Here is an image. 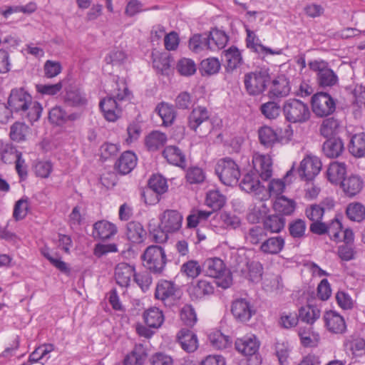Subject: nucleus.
<instances>
[{
	"instance_id": "25",
	"label": "nucleus",
	"mask_w": 365,
	"mask_h": 365,
	"mask_svg": "<svg viewBox=\"0 0 365 365\" xmlns=\"http://www.w3.org/2000/svg\"><path fill=\"white\" fill-rule=\"evenodd\" d=\"M212 284L206 280L200 279L193 282L189 287V294L192 299H200L214 293Z\"/></svg>"
},
{
	"instance_id": "41",
	"label": "nucleus",
	"mask_w": 365,
	"mask_h": 365,
	"mask_svg": "<svg viewBox=\"0 0 365 365\" xmlns=\"http://www.w3.org/2000/svg\"><path fill=\"white\" fill-rule=\"evenodd\" d=\"M189 48L193 52L199 53L204 50H212L213 46L210 42L207 34H197L190 38Z\"/></svg>"
},
{
	"instance_id": "13",
	"label": "nucleus",
	"mask_w": 365,
	"mask_h": 365,
	"mask_svg": "<svg viewBox=\"0 0 365 365\" xmlns=\"http://www.w3.org/2000/svg\"><path fill=\"white\" fill-rule=\"evenodd\" d=\"M342 228L341 222L334 219L329 224L322 222V220L316 221L310 225L309 230L313 234L323 235L328 234L331 240L341 241L340 232Z\"/></svg>"
},
{
	"instance_id": "30",
	"label": "nucleus",
	"mask_w": 365,
	"mask_h": 365,
	"mask_svg": "<svg viewBox=\"0 0 365 365\" xmlns=\"http://www.w3.org/2000/svg\"><path fill=\"white\" fill-rule=\"evenodd\" d=\"M322 150L327 157L336 158L344 150V143L340 138H327V140L323 143Z\"/></svg>"
},
{
	"instance_id": "12",
	"label": "nucleus",
	"mask_w": 365,
	"mask_h": 365,
	"mask_svg": "<svg viewBox=\"0 0 365 365\" xmlns=\"http://www.w3.org/2000/svg\"><path fill=\"white\" fill-rule=\"evenodd\" d=\"M236 350L247 357H254L255 361L250 365H259L260 359L258 358L259 341L256 336H245L237 339L235 341Z\"/></svg>"
},
{
	"instance_id": "48",
	"label": "nucleus",
	"mask_w": 365,
	"mask_h": 365,
	"mask_svg": "<svg viewBox=\"0 0 365 365\" xmlns=\"http://www.w3.org/2000/svg\"><path fill=\"white\" fill-rule=\"evenodd\" d=\"M266 237L267 230L264 227L259 225H255L250 227L245 235L246 240L253 245H261L262 242L266 239Z\"/></svg>"
},
{
	"instance_id": "55",
	"label": "nucleus",
	"mask_w": 365,
	"mask_h": 365,
	"mask_svg": "<svg viewBox=\"0 0 365 365\" xmlns=\"http://www.w3.org/2000/svg\"><path fill=\"white\" fill-rule=\"evenodd\" d=\"M29 127L21 122H15L10 128L9 135L12 140L21 142L25 140Z\"/></svg>"
},
{
	"instance_id": "51",
	"label": "nucleus",
	"mask_w": 365,
	"mask_h": 365,
	"mask_svg": "<svg viewBox=\"0 0 365 365\" xmlns=\"http://www.w3.org/2000/svg\"><path fill=\"white\" fill-rule=\"evenodd\" d=\"M207 35L210 42L213 46L212 50L224 48L229 41V37L226 33L217 29L212 30Z\"/></svg>"
},
{
	"instance_id": "34",
	"label": "nucleus",
	"mask_w": 365,
	"mask_h": 365,
	"mask_svg": "<svg viewBox=\"0 0 365 365\" xmlns=\"http://www.w3.org/2000/svg\"><path fill=\"white\" fill-rule=\"evenodd\" d=\"M346 173V165L344 163L334 161L331 163L327 170L328 180L332 184H340Z\"/></svg>"
},
{
	"instance_id": "61",
	"label": "nucleus",
	"mask_w": 365,
	"mask_h": 365,
	"mask_svg": "<svg viewBox=\"0 0 365 365\" xmlns=\"http://www.w3.org/2000/svg\"><path fill=\"white\" fill-rule=\"evenodd\" d=\"M186 180L190 184H200L205 181V173L199 167H191L187 170Z\"/></svg>"
},
{
	"instance_id": "31",
	"label": "nucleus",
	"mask_w": 365,
	"mask_h": 365,
	"mask_svg": "<svg viewBox=\"0 0 365 365\" xmlns=\"http://www.w3.org/2000/svg\"><path fill=\"white\" fill-rule=\"evenodd\" d=\"M163 156L172 165L185 168L186 167L185 155L182 151L175 145H169L163 151Z\"/></svg>"
},
{
	"instance_id": "59",
	"label": "nucleus",
	"mask_w": 365,
	"mask_h": 365,
	"mask_svg": "<svg viewBox=\"0 0 365 365\" xmlns=\"http://www.w3.org/2000/svg\"><path fill=\"white\" fill-rule=\"evenodd\" d=\"M176 69L181 76H190L196 72L197 68L194 61L183 58L178 61Z\"/></svg>"
},
{
	"instance_id": "33",
	"label": "nucleus",
	"mask_w": 365,
	"mask_h": 365,
	"mask_svg": "<svg viewBox=\"0 0 365 365\" xmlns=\"http://www.w3.org/2000/svg\"><path fill=\"white\" fill-rule=\"evenodd\" d=\"M259 175L255 173H247L244 175L240 186L242 190L246 192H253L255 195L261 193L264 187L262 185L259 180Z\"/></svg>"
},
{
	"instance_id": "9",
	"label": "nucleus",
	"mask_w": 365,
	"mask_h": 365,
	"mask_svg": "<svg viewBox=\"0 0 365 365\" xmlns=\"http://www.w3.org/2000/svg\"><path fill=\"white\" fill-rule=\"evenodd\" d=\"M313 113L318 117H326L332 114L336 110V100L329 93L317 92L311 99Z\"/></svg>"
},
{
	"instance_id": "18",
	"label": "nucleus",
	"mask_w": 365,
	"mask_h": 365,
	"mask_svg": "<svg viewBox=\"0 0 365 365\" xmlns=\"http://www.w3.org/2000/svg\"><path fill=\"white\" fill-rule=\"evenodd\" d=\"M99 107L104 118L110 122L117 120L121 115V109L115 98L107 96L99 103Z\"/></svg>"
},
{
	"instance_id": "21",
	"label": "nucleus",
	"mask_w": 365,
	"mask_h": 365,
	"mask_svg": "<svg viewBox=\"0 0 365 365\" xmlns=\"http://www.w3.org/2000/svg\"><path fill=\"white\" fill-rule=\"evenodd\" d=\"M339 185L346 197H353L363 189L364 180L359 175L351 174L343 179Z\"/></svg>"
},
{
	"instance_id": "56",
	"label": "nucleus",
	"mask_w": 365,
	"mask_h": 365,
	"mask_svg": "<svg viewBox=\"0 0 365 365\" xmlns=\"http://www.w3.org/2000/svg\"><path fill=\"white\" fill-rule=\"evenodd\" d=\"M306 229V222L302 219H296L292 221L288 226L289 235L294 239H301L304 237Z\"/></svg>"
},
{
	"instance_id": "42",
	"label": "nucleus",
	"mask_w": 365,
	"mask_h": 365,
	"mask_svg": "<svg viewBox=\"0 0 365 365\" xmlns=\"http://www.w3.org/2000/svg\"><path fill=\"white\" fill-rule=\"evenodd\" d=\"M224 55L227 65V72H232L242 63V57L240 50L236 46H231L224 51Z\"/></svg>"
},
{
	"instance_id": "4",
	"label": "nucleus",
	"mask_w": 365,
	"mask_h": 365,
	"mask_svg": "<svg viewBox=\"0 0 365 365\" xmlns=\"http://www.w3.org/2000/svg\"><path fill=\"white\" fill-rule=\"evenodd\" d=\"M202 270L206 275L217 279L216 284L218 287L227 289L232 284V274L220 258L207 259L202 264Z\"/></svg>"
},
{
	"instance_id": "53",
	"label": "nucleus",
	"mask_w": 365,
	"mask_h": 365,
	"mask_svg": "<svg viewBox=\"0 0 365 365\" xmlns=\"http://www.w3.org/2000/svg\"><path fill=\"white\" fill-rule=\"evenodd\" d=\"M262 114L267 119H276L282 111V107L274 101H268L262 103L259 107Z\"/></svg>"
},
{
	"instance_id": "28",
	"label": "nucleus",
	"mask_w": 365,
	"mask_h": 365,
	"mask_svg": "<svg viewBox=\"0 0 365 365\" xmlns=\"http://www.w3.org/2000/svg\"><path fill=\"white\" fill-rule=\"evenodd\" d=\"M285 240L282 236L266 238L259 246V250L266 255H277L282 251Z\"/></svg>"
},
{
	"instance_id": "36",
	"label": "nucleus",
	"mask_w": 365,
	"mask_h": 365,
	"mask_svg": "<svg viewBox=\"0 0 365 365\" xmlns=\"http://www.w3.org/2000/svg\"><path fill=\"white\" fill-rule=\"evenodd\" d=\"M148 357L146 349L142 344H136L123 360V365H144Z\"/></svg>"
},
{
	"instance_id": "54",
	"label": "nucleus",
	"mask_w": 365,
	"mask_h": 365,
	"mask_svg": "<svg viewBox=\"0 0 365 365\" xmlns=\"http://www.w3.org/2000/svg\"><path fill=\"white\" fill-rule=\"evenodd\" d=\"M180 317L183 324L190 327H192L197 321L195 310L190 304H185L181 308Z\"/></svg>"
},
{
	"instance_id": "46",
	"label": "nucleus",
	"mask_w": 365,
	"mask_h": 365,
	"mask_svg": "<svg viewBox=\"0 0 365 365\" xmlns=\"http://www.w3.org/2000/svg\"><path fill=\"white\" fill-rule=\"evenodd\" d=\"M220 68L218 58L210 57L200 62L198 69L202 76H210L219 73Z\"/></svg>"
},
{
	"instance_id": "45",
	"label": "nucleus",
	"mask_w": 365,
	"mask_h": 365,
	"mask_svg": "<svg viewBox=\"0 0 365 365\" xmlns=\"http://www.w3.org/2000/svg\"><path fill=\"white\" fill-rule=\"evenodd\" d=\"M291 90L289 81L283 75L272 81L270 93L276 97L282 98L289 95Z\"/></svg>"
},
{
	"instance_id": "19",
	"label": "nucleus",
	"mask_w": 365,
	"mask_h": 365,
	"mask_svg": "<svg viewBox=\"0 0 365 365\" xmlns=\"http://www.w3.org/2000/svg\"><path fill=\"white\" fill-rule=\"evenodd\" d=\"M210 112L207 108L198 106L193 108L187 117V126L190 130L198 133V128L210 120Z\"/></svg>"
},
{
	"instance_id": "35",
	"label": "nucleus",
	"mask_w": 365,
	"mask_h": 365,
	"mask_svg": "<svg viewBox=\"0 0 365 365\" xmlns=\"http://www.w3.org/2000/svg\"><path fill=\"white\" fill-rule=\"evenodd\" d=\"M168 140L165 133L158 130L150 132L145 138V145L148 150L155 152L163 148Z\"/></svg>"
},
{
	"instance_id": "63",
	"label": "nucleus",
	"mask_w": 365,
	"mask_h": 365,
	"mask_svg": "<svg viewBox=\"0 0 365 365\" xmlns=\"http://www.w3.org/2000/svg\"><path fill=\"white\" fill-rule=\"evenodd\" d=\"M66 110L61 106L52 108L48 113L49 121L57 125H62L66 123Z\"/></svg>"
},
{
	"instance_id": "29",
	"label": "nucleus",
	"mask_w": 365,
	"mask_h": 365,
	"mask_svg": "<svg viewBox=\"0 0 365 365\" xmlns=\"http://www.w3.org/2000/svg\"><path fill=\"white\" fill-rule=\"evenodd\" d=\"M178 340L182 349L187 353L194 352L198 347L197 335L189 329H180L178 334Z\"/></svg>"
},
{
	"instance_id": "11",
	"label": "nucleus",
	"mask_w": 365,
	"mask_h": 365,
	"mask_svg": "<svg viewBox=\"0 0 365 365\" xmlns=\"http://www.w3.org/2000/svg\"><path fill=\"white\" fill-rule=\"evenodd\" d=\"M180 289L172 281L161 279L156 285L155 297L161 300L165 306H170L179 298Z\"/></svg>"
},
{
	"instance_id": "50",
	"label": "nucleus",
	"mask_w": 365,
	"mask_h": 365,
	"mask_svg": "<svg viewBox=\"0 0 365 365\" xmlns=\"http://www.w3.org/2000/svg\"><path fill=\"white\" fill-rule=\"evenodd\" d=\"M211 214L212 212L210 211L192 210L187 217V227H197L200 223L207 221Z\"/></svg>"
},
{
	"instance_id": "47",
	"label": "nucleus",
	"mask_w": 365,
	"mask_h": 365,
	"mask_svg": "<svg viewBox=\"0 0 365 365\" xmlns=\"http://www.w3.org/2000/svg\"><path fill=\"white\" fill-rule=\"evenodd\" d=\"M225 202V197L217 190H209L206 194L205 205L215 211L220 210Z\"/></svg>"
},
{
	"instance_id": "64",
	"label": "nucleus",
	"mask_w": 365,
	"mask_h": 365,
	"mask_svg": "<svg viewBox=\"0 0 365 365\" xmlns=\"http://www.w3.org/2000/svg\"><path fill=\"white\" fill-rule=\"evenodd\" d=\"M153 68L158 73L168 76L170 71V59L167 56H158L153 59Z\"/></svg>"
},
{
	"instance_id": "1",
	"label": "nucleus",
	"mask_w": 365,
	"mask_h": 365,
	"mask_svg": "<svg viewBox=\"0 0 365 365\" xmlns=\"http://www.w3.org/2000/svg\"><path fill=\"white\" fill-rule=\"evenodd\" d=\"M4 109L19 115L31 124L40 119L43 110L41 104L34 101L32 96L22 87L11 89Z\"/></svg>"
},
{
	"instance_id": "49",
	"label": "nucleus",
	"mask_w": 365,
	"mask_h": 365,
	"mask_svg": "<svg viewBox=\"0 0 365 365\" xmlns=\"http://www.w3.org/2000/svg\"><path fill=\"white\" fill-rule=\"evenodd\" d=\"M344 345L354 357L362 356L365 354V339L364 338L351 336L346 340Z\"/></svg>"
},
{
	"instance_id": "27",
	"label": "nucleus",
	"mask_w": 365,
	"mask_h": 365,
	"mask_svg": "<svg viewBox=\"0 0 365 365\" xmlns=\"http://www.w3.org/2000/svg\"><path fill=\"white\" fill-rule=\"evenodd\" d=\"M117 232L116 226L106 220H100L94 223L93 237L95 239L105 240L110 239Z\"/></svg>"
},
{
	"instance_id": "32",
	"label": "nucleus",
	"mask_w": 365,
	"mask_h": 365,
	"mask_svg": "<svg viewBox=\"0 0 365 365\" xmlns=\"http://www.w3.org/2000/svg\"><path fill=\"white\" fill-rule=\"evenodd\" d=\"M147 232L142 224L137 221H130L126 225V236L133 243L140 244L146 238Z\"/></svg>"
},
{
	"instance_id": "40",
	"label": "nucleus",
	"mask_w": 365,
	"mask_h": 365,
	"mask_svg": "<svg viewBox=\"0 0 365 365\" xmlns=\"http://www.w3.org/2000/svg\"><path fill=\"white\" fill-rule=\"evenodd\" d=\"M143 318L148 327L155 329L160 327L165 320L163 311L155 307L145 310L143 313Z\"/></svg>"
},
{
	"instance_id": "24",
	"label": "nucleus",
	"mask_w": 365,
	"mask_h": 365,
	"mask_svg": "<svg viewBox=\"0 0 365 365\" xmlns=\"http://www.w3.org/2000/svg\"><path fill=\"white\" fill-rule=\"evenodd\" d=\"M135 268L134 265L125 262H121L117 264L115 268V279L116 283L122 287L129 286L130 279L134 276Z\"/></svg>"
},
{
	"instance_id": "15",
	"label": "nucleus",
	"mask_w": 365,
	"mask_h": 365,
	"mask_svg": "<svg viewBox=\"0 0 365 365\" xmlns=\"http://www.w3.org/2000/svg\"><path fill=\"white\" fill-rule=\"evenodd\" d=\"M183 217L176 210H166L159 217L160 227L170 233H175L182 227Z\"/></svg>"
},
{
	"instance_id": "38",
	"label": "nucleus",
	"mask_w": 365,
	"mask_h": 365,
	"mask_svg": "<svg viewBox=\"0 0 365 365\" xmlns=\"http://www.w3.org/2000/svg\"><path fill=\"white\" fill-rule=\"evenodd\" d=\"M296 202L284 195L276 197L273 204V209L276 213L282 216L291 215L295 210Z\"/></svg>"
},
{
	"instance_id": "6",
	"label": "nucleus",
	"mask_w": 365,
	"mask_h": 365,
	"mask_svg": "<svg viewBox=\"0 0 365 365\" xmlns=\"http://www.w3.org/2000/svg\"><path fill=\"white\" fill-rule=\"evenodd\" d=\"M215 173L225 185L233 186L238 183L241 175L239 165L230 157L220 159L215 167Z\"/></svg>"
},
{
	"instance_id": "44",
	"label": "nucleus",
	"mask_w": 365,
	"mask_h": 365,
	"mask_svg": "<svg viewBox=\"0 0 365 365\" xmlns=\"http://www.w3.org/2000/svg\"><path fill=\"white\" fill-rule=\"evenodd\" d=\"M155 111L162 118L163 125L170 126L174 123L177 113L173 105L161 102L156 106Z\"/></svg>"
},
{
	"instance_id": "58",
	"label": "nucleus",
	"mask_w": 365,
	"mask_h": 365,
	"mask_svg": "<svg viewBox=\"0 0 365 365\" xmlns=\"http://www.w3.org/2000/svg\"><path fill=\"white\" fill-rule=\"evenodd\" d=\"M202 270V267L196 260H189L182 264L180 272L187 277L192 279L198 277Z\"/></svg>"
},
{
	"instance_id": "62",
	"label": "nucleus",
	"mask_w": 365,
	"mask_h": 365,
	"mask_svg": "<svg viewBox=\"0 0 365 365\" xmlns=\"http://www.w3.org/2000/svg\"><path fill=\"white\" fill-rule=\"evenodd\" d=\"M29 203L28 198L19 200L14 205L13 217L16 220H21L25 218L28 213Z\"/></svg>"
},
{
	"instance_id": "16",
	"label": "nucleus",
	"mask_w": 365,
	"mask_h": 365,
	"mask_svg": "<svg viewBox=\"0 0 365 365\" xmlns=\"http://www.w3.org/2000/svg\"><path fill=\"white\" fill-rule=\"evenodd\" d=\"M253 168L262 180H268L272 175V159L269 155L255 154L252 159Z\"/></svg>"
},
{
	"instance_id": "14",
	"label": "nucleus",
	"mask_w": 365,
	"mask_h": 365,
	"mask_svg": "<svg viewBox=\"0 0 365 365\" xmlns=\"http://www.w3.org/2000/svg\"><path fill=\"white\" fill-rule=\"evenodd\" d=\"M322 169L321 160L317 157L307 156L300 163L297 173L301 180L312 181Z\"/></svg>"
},
{
	"instance_id": "7",
	"label": "nucleus",
	"mask_w": 365,
	"mask_h": 365,
	"mask_svg": "<svg viewBox=\"0 0 365 365\" xmlns=\"http://www.w3.org/2000/svg\"><path fill=\"white\" fill-rule=\"evenodd\" d=\"M167 180L160 175H153L148 180V186L141 192L145 204L155 205L159 202V196L168 190Z\"/></svg>"
},
{
	"instance_id": "2",
	"label": "nucleus",
	"mask_w": 365,
	"mask_h": 365,
	"mask_svg": "<svg viewBox=\"0 0 365 365\" xmlns=\"http://www.w3.org/2000/svg\"><path fill=\"white\" fill-rule=\"evenodd\" d=\"M143 266L150 273L163 275L167 264L165 250L159 245L148 246L141 255Z\"/></svg>"
},
{
	"instance_id": "37",
	"label": "nucleus",
	"mask_w": 365,
	"mask_h": 365,
	"mask_svg": "<svg viewBox=\"0 0 365 365\" xmlns=\"http://www.w3.org/2000/svg\"><path fill=\"white\" fill-rule=\"evenodd\" d=\"M349 152L355 158L365 157V133H361L351 136L348 144Z\"/></svg>"
},
{
	"instance_id": "43",
	"label": "nucleus",
	"mask_w": 365,
	"mask_h": 365,
	"mask_svg": "<svg viewBox=\"0 0 365 365\" xmlns=\"http://www.w3.org/2000/svg\"><path fill=\"white\" fill-rule=\"evenodd\" d=\"M297 315L299 321L312 326L320 317L321 312L316 306L307 305L300 307Z\"/></svg>"
},
{
	"instance_id": "10",
	"label": "nucleus",
	"mask_w": 365,
	"mask_h": 365,
	"mask_svg": "<svg viewBox=\"0 0 365 365\" xmlns=\"http://www.w3.org/2000/svg\"><path fill=\"white\" fill-rule=\"evenodd\" d=\"M61 99L63 103L69 107L81 108L88 105L86 93L76 84H69L64 87L61 93Z\"/></svg>"
},
{
	"instance_id": "52",
	"label": "nucleus",
	"mask_w": 365,
	"mask_h": 365,
	"mask_svg": "<svg viewBox=\"0 0 365 365\" xmlns=\"http://www.w3.org/2000/svg\"><path fill=\"white\" fill-rule=\"evenodd\" d=\"M349 219L355 222H361L365 218V207L360 202L350 203L346 210Z\"/></svg>"
},
{
	"instance_id": "22",
	"label": "nucleus",
	"mask_w": 365,
	"mask_h": 365,
	"mask_svg": "<svg viewBox=\"0 0 365 365\" xmlns=\"http://www.w3.org/2000/svg\"><path fill=\"white\" fill-rule=\"evenodd\" d=\"M231 312L235 318L240 322L248 321L255 313L250 303L245 299H238L234 301Z\"/></svg>"
},
{
	"instance_id": "23",
	"label": "nucleus",
	"mask_w": 365,
	"mask_h": 365,
	"mask_svg": "<svg viewBox=\"0 0 365 365\" xmlns=\"http://www.w3.org/2000/svg\"><path fill=\"white\" fill-rule=\"evenodd\" d=\"M327 329L334 334H343L346 329L344 319L334 311L327 312L324 316Z\"/></svg>"
},
{
	"instance_id": "60",
	"label": "nucleus",
	"mask_w": 365,
	"mask_h": 365,
	"mask_svg": "<svg viewBox=\"0 0 365 365\" xmlns=\"http://www.w3.org/2000/svg\"><path fill=\"white\" fill-rule=\"evenodd\" d=\"M222 225L227 230H235L241 225V220L236 215L227 212L220 214Z\"/></svg>"
},
{
	"instance_id": "20",
	"label": "nucleus",
	"mask_w": 365,
	"mask_h": 365,
	"mask_svg": "<svg viewBox=\"0 0 365 365\" xmlns=\"http://www.w3.org/2000/svg\"><path fill=\"white\" fill-rule=\"evenodd\" d=\"M138 158L134 152H123L115 163V170L120 175L130 173L137 165Z\"/></svg>"
},
{
	"instance_id": "17",
	"label": "nucleus",
	"mask_w": 365,
	"mask_h": 365,
	"mask_svg": "<svg viewBox=\"0 0 365 365\" xmlns=\"http://www.w3.org/2000/svg\"><path fill=\"white\" fill-rule=\"evenodd\" d=\"M247 38L246 45L247 47L252 51L267 56L271 55H280L282 53V49L273 50L269 47H266L260 43V40L255 35V34L250 29L246 28Z\"/></svg>"
},
{
	"instance_id": "3",
	"label": "nucleus",
	"mask_w": 365,
	"mask_h": 365,
	"mask_svg": "<svg viewBox=\"0 0 365 365\" xmlns=\"http://www.w3.org/2000/svg\"><path fill=\"white\" fill-rule=\"evenodd\" d=\"M270 81L269 68L265 66L257 68L244 76L245 90L249 95L253 96L262 94Z\"/></svg>"
},
{
	"instance_id": "5",
	"label": "nucleus",
	"mask_w": 365,
	"mask_h": 365,
	"mask_svg": "<svg viewBox=\"0 0 365 365\" xmlns=\"http://www.w3.org/2000/svg\"><path fill=\"white\" fill-rule=\"evenodd\" d=\"M282 113L286 121L294 124L304 123L311 117V111L308 105L296 98H289L284 102Z\"/></svg>"
},
{
	"instance_id": "8",
	"label": "nucleus",
	"mask_w": 365,
	"mask_h": 365,
	"mask_svg": "<svg viewBox=\"0 0 365 365\" xmlns=\"http://www.w3.org/2000/svg\"><path fill=\"white\" fill-rule=\"evenodd\" d=\"M309 68L317 73V81L319 87H332L338 83V76L324 61H312L308 63Z\"/></svg>"
},
{
	"instance_id": "26",
	"label": "nucleus",
	"mask_w": 365,
	"mask_h": 365,
	"mask_svg": "<svg viewBox=\"0 0 365 365\" xmlns=\"http://www.w3.org/2000/svg\"><path fill=\"white\" fill-rule=\"evenodd\" d=\"M258 138L260 144L266 148H272L282 140V137L279 135L277 130L267 125L259 128Z\"/></svg>"
},
{
	"instance_id": "39",
	"label": "nucleus",
	"mask_w": 365,
	"mask_h": 365,
	"mask_svg": "<svg viewBox=\"0 0 365 365\" xmlns=\"http://www.w3.org/2000/svg\"><path fill=\"white\" fill-rule=\"evenodd\" d=\"M284 217L277 213L269 215L263 220V227L271 233H279L285 227Z\"/></svg>"
},
{
	"instance_id": "57",
	"label": "nucleus",
	"mask_w": 365,
	"mask_h": 365,
	"mask_svg": "<svg viewBox=\"0 0 365 365\" xmlns=\"http://www.w3.org/2000/svg\"><path fill=\"white\" fill-rule=\"evenodd\" d=\"M339 122L334 118H328L323 120L320 126V133L325 138H331L337 132Z\"/></svg>"
}]
</instances>
